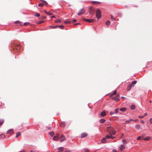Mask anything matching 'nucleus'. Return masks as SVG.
<instances>
[{
	"label": "nucleus",
	"instance_id": "obj_1",
	"mask_svg": "<svg viewBox=\"0 0 152 152\" xmlns=\"http://www.w3.org/2000/svg\"><path fill=\"white\" fill-rule=\"evenodd\" d=\"M96 16L98 19H100L101 16V12L99 9H97L96 11Z\"/></svg>",
	"mask_w": 152,
	"mask_h": 152
},
{
	"label": "nucleus",
	"instance_id": "obj_2",
	"mask_svg": "<svg viewBox=\"0 0 152 152\" xmlns=\"http://www.w3.org/2000/svg\"><path fill=\"white\" fill-rule=\"evenodd\" d=\"M89 10L90 14L91 15H93L94 14L95 11L94 8L93 7H91L89 8Z\"/></svg>",
	"mask_w": 152,
	"mask_h": 152
},
{
	"label": "nucleus",
	"instance_id": "obj_3",
	"mask_svg": "<svg viewBox=\"0 0 152 152\" xmlns=\"http://www.w3.org/2000/svg\"><path fill=\"white\" fill-rule=\"evenodd\" d=\"M83 19L84 20L90 23L94 22L95 21V20L94 19H86L84 18Z\"/></svg>",
	"mask_w": 152,
	"mask_h": 152
},
{
	"label": "nucleus",
	"instance_id": "obj_4",
	"mask_svg": "<svg viewBox=\"0 0 152 152\" xmlns=\"http://www.w3.org/2000/svg\"><path fill=\"white\" fill-rule=\"evenodd\" d=\"M85 12V10L84 9H82L77 13V15H82L84 14Z\"/></svg>",
	"mask_w": 152,
	"mask_h": 152
},
{
	"label": "nucleus",
	"instance_id": "obj_5",
	"mask_svg": "<svg viewBox=\"0 0 152 152\" xmlns=\"http://www.w3.org/2000/svg\"><path fill=\"white\" fill-rule=\"evenodd\" d=\"M106 137L107 139L111 138L112 139H113L115 138V137H113L112 135V134L110 133L109 135H106Z\"/></svg>",
	"mask_w": 152,
	"mask_h": 152
},
{
	"label": "nucleus",
	"instance_id": "obj_6",
	"mask_svg": "<svg viewBox=\"0 0 152 152\" xmlns=\"http://www.w3.org/2000/svg\"><path fill=\"white\" fill-rule=\"evenodd\" d=\"M13 133V129H11L9 130L7 132V134H11Z\"/></svg>",
	"mask_w": 152,
	"mask_h": 152
},
{
	"label": "nucleus",
	"instance_id": "obj_7",
	"mask_svg": "<svg viewBox=\"0 0 152 152\" xmlns=\"http://www.w3.org/2000/svg\"><path fill=\"white\" fill-rule=\"evenodd\" d=\"M65 139L66 138L63 135H62L60 138V141L62 142L63 141L65 140Z\"/></svg>",
	"mask_w": 152,
	"mask_h": 152
},
{
	"label": "nucleus",
	"instance_id": "obj_8",
	"mask_svg": "<svg viewBox=\"0 0 152 152\" xmlns=\"http://www.w3.org/2000/svg\"><path fill=\"white\" fill-rule=\"evenodd\" d=\"M66 125V123L65 122H61L60 124V126L62 127H64Z\"/></svg>",
	"mask_w": 152,
	"mask_h": 152
},
{
	"label": "nucleus",
	"instance_id": "obj_9",
	"mask_svg": "<svg viewBox=\"0 0 152 152\" xmlns=\"http://www.w3.org/2000/svg\"><path fill=\"white\" fill-rule=\"evenodd\" d=\"M58 134H57V135L54 136L53 138V140H54L57 141L59 139V137H58Z\"/></svg>",
	"mask_w": 152,
	"mask_h": 152
},
{
	"label": "nucleus",
	"instance_id": "obj_10",
	"mask_svg": "<svg viewBox=\"0 0 152 152\" xmlns=\"http://www.w3.org/2000/svg\"><path fill=\"white\" fill-rule=\"evenodd\" d=\"M132 85H129L126 88V90L128 91H129L131 89L132 87Z\"/></svg>",
	"mask_w": 152,
	"mask_h": 152
},
{
	"label": "nucleus",
	"instance_id": "obj_11",
	"mask_svg": "<svg viewBox=\"0 0 152 152\" xmlns=\"http://www.w3.org/2000/svg\"><path fill=\"white\" fill-rule=\"evenodd\" d=\"M107 128V131L110 133L111 134V132H112L111 130H112V128H113L111 127L110 126L108 127Z\"/></svg>",
	"mask_w": 152,
	"mask_h": 152
},
{
	"label": "nucleus",
	"instance_id": "obj_12",
	"mask_svg": "<svg viewBox=\"0 0 152 152\" xmlns=\"http://www.w3.org/2000/svg\"><path fill=\"white\" fill-rule=\"evenodd\" d=\"M87 135V134L86 133H83L81 136V138H83L86 137Z\"/></svg>",
	"mask_w": 152,
	"mask_h": 152
},
{
	"label": "nucleus",
	"instance_id": "obj_13",
	"mask_svg": "<svg viewBox=\"0 0 152 152\" xmlns=\"http://www.w3.org/2000/svg\"><path fill=\"white\" fill-rule=\"evenodd\" d=\"M150 138L149 137H146L145 138H142V140H150Z\"/></svg>",
	"mask_w": 152,
	"mask_h": 152
},
{
	"label": "nucleus",
	"instance_id": "obj_14",
	"mask_svg": "<svg viewBox=\"0 0 152 152\" xmlns=\"http://www.w3.org/2000/svg\"><path fill=\"white\" fill-rule=\"evenodd\" d=\"M101 115L102 117L105 116L106 115L105 112L104 111H102L101 113Z\"/></svg>",
	"mask_w": 152,
	"mask_h": 152
},
{
	"label": "nucleus",
	"instance_id": "obj_15",
	"mask_svg": "<svg viewBox=\"0 0 152 152\" xmlns=\"http://www.w3.org/2000/svg\"><path fill=\"white\" fill-rule=\"evenodd\" d=\"M125 148V146L124 145H121L120 147V149L121 151H122Z\"/></svg>",
	"mask_w": 152,
	"mask_h": 152
},
{
	"label": "nucleus",
	"instance_id": "obj_16",
	"mask_svg": "<svg viewBox=\"0 0 152 152\" xmlns=\"http://www.w3.org/2000/svg\"><path fill=\"white\" fill-rule=\"evenodd\" d=\"M20 48V45L18 44L15 45V48L16 49H19Z\"/></svg>",
	"mask_w": 152,
	"mask_h": 152
},
{
	"label": "nucleus",
	"instance_id": "obj_17",
	"mask_svg": "<svg viewBox=\"0 0 152 152\" xmlns=\"http://www.w3.org/2000/svg\"><path fill=\"white\" fill-rule=\"evenodd\" d=\"M111 131L112 132H111V134H112V135H114L115 134L116 132L114 130L113 128H112Z\"/></svg>",
	"mask_w": 152,
	"mask_h": 152
},
{
	"label": "nucleus",
	"instance_id": "obj_18",
	"mask_svg": "<svg viewBox=\"0 0 152 152\" xmlns=\"http://www.w3.org/2000/svg\"><path fill=\"white\" fill-rule=\"evenodd\" d=\"M130 107L131 110H134L135 108V106L133 104H132L130 106Z\"/></svg>",
	"mask_w": 152,
	"mask_h": 152
},
{
	"label": "nucleus",
	"instance_id": "obj_19",
	"mask_svg": "<svg viewBox=\"0 0 152 152\" xmlns=\"http://www.w3.org/2000/svg\"><path fill=\"white\" fill-rule=\"evenodd\" d=\"M106 142V138H103L101 140V142L102 143H105Z\"/></svg>",
	"mask_w": 152,
	"mask_h": 152
},
{
	"label": "nucleus",
	"instance_id": "obj_20",
	"mask_svg": "<svg viewBox=\"0 0 152 152\" xmlns=\"http://www.w3.org/2000/svg\"><path fill=\"white\" fill-rule=\"evenodd\" d=\"M105 120L104 119H101L99 121V122L100 123H103L105 121Z\"/></svg>",
	"mask_w": 152,
	"mask_h": 152
},
{
	"label": "nucleus",
	"instance_id": "obj_21",
	"mask_svg": "<svg viewBox=\"0 0 152 152\" xmlns=\"http://www.w3.org/2000/svg\"><path fill=\"white\" fill-rule=\"evenodd\" d=\"M113 99L116 101V102H118L119 100V99L118 97H113Z\"/></svg>",
	"mask_w": 152,
	"mask_h": 152
},
{
	"label": "nucleus",
	"instance_id": "obj_22",
	"mask_svg": "<svg viewBox=\"0 0 152 152\" xmlns=\"http://www.w3.org/2000/svg\"><path fill=\"white\" fill-rule=\"evenodd\" d=\"M4 119H0V126H1L4 123Z\"/></svg>",
	"mask_w": 152,
	"mask_h": 152
},
{
	"label": "nucleus",
	"instance_id": "obj_23",
	"mask_svg": "<svg viewBox=\"0 0 152 152\" xmlns=\"http://www.w3.org/2000/svg\"><path fill=\"white\" fill-rule=\"evenodd\" d=\"M117 93V91H114V92H113V94H111L110 95V97H112L113 96V95L116 94Z\"/></svg>",
	"mask_w": 152,
	"mask_h": 152
},
{
	"label": "nucleus",
	"instance_id": "obj_24",
	"mask_svg": "<svg viewBox=\"0 0 152 152\" xmlns=\"http://www.w3.org/2000/svg\"><path fill=\"white\" fill-rule=\"evenodd\" d=\"M126 109L125 107L121 108L120 109V110L122 111H124L126 110Z\"/></svg>",
	"mask_w": 152,
	"mask_h": 152
},
{
	"label": "nucleus",
	"instance_id": "obj_25",
	"mask_svg": "<svg viewBox=\"0 0 152 152\" xmlns=\"http://www.w3.org/2000/svg\"><path fill=\"white\" fill-rule=\"evenodd\" d=\"M137 83V81L136 80H134L132 82V84L131 85H132V86H134V84H136Z\"/></svg>",
	"mask_w": 152,
	"mask_h": 152
},
{
	"label": "nucleus",
	"instance_id": "obj_26",
	"mask_svg": "<svg viewBox=\"0 0 152 152\" xmlns=\"http://www.w3.org/2000/svg\"><path fill=\"white\" fill-rule=\"evenodd\" d=\"M5 137V135L4 134H2L0 135V139H2L4 138Z\"/></svg>",
	"mask_w": 152,
	"mask_h": 152
},
{
	"label": "nucleus",
	"instance_id": "obj_27",
	"mask_svg": "<svg viewBox=\"0 0 152 152\" xmlns=\"http://www.w3.org/2000/svg\"><path fill=\"white\" fill-rule=\"evenodd\" d=\"M132 120H133L132 119H130L129 120L126 121L125 123H126V124H129V123L131 121H132Z\"/></svg>",
	"mask_w": 152,
	"mask_h": 152
},
{
	"label": "nucleus",
	"instance_id": "obj_28",
	"mask_svg": "<svg viewBox=\"0 0 152 152\" xmlns=\"http://www.w3.org/2000/svg\"><path fill=\"white\" fill-rule=\"evenodd\" d=\"M41 1H42L43 4H45V5H48V3L46 1L43 0H41Z\"/></svg>",
	"mask_w": 152,
	"mask_h": 152
},
{
	"label": "nucleus",
	"instance_id": "obj_29",
	"mask_svg": "<svg viewBox=\"0 0 152 152\" xmlns=\"http://www.w3.org/2000/svg\"><path fill=\"white\" fill-rule=\"evenodd\" d=\"M136 128L137 129H140V126L139 125H137L136 126Z\"/></svg>",
	"mask_w": 152,
	"mask_h": 152
},
{
	"label": "nucleus",
	"instance_id": "obj_30",
	"mask_svg": "<svg viewBox=\"0 0 152 152\" xmlns=\"http://www.w3.org/2000/svg\"><path fill=\"white\" fill-rule=\"evenodd\" d=\"M61 21V19H57L55 21V22L56 23H60Z\"/></svg>",
	"mask_w": 152,
	"mask_h": 152
},
{
	"label": "nucleus",
	"instance_id": "obj_31",
	"mask_svg": "<svg viewBox=\"0 0 152 152\" xmlns=\"http://www.w3.org/2000/svg\"><path fill=\"white\" fill-rule=\"evenodd\" d=\"M21 133L20 132H18L16 133V137H18L19 135H20Z\"/></svg>",
	"mask_w": 152,
	"mask_h": 152
},
{
	"label": "nucleus",
	"instance_id": "obj_32",
	"mask_svg": "<svg viewBox=\"0 0 152 152\" xmlns=\"http://www.w3.org/2000/svg\"><path fill=\"white\" fill-rule=\"evenodd\" d=\"M92 3L93 4H100L101 3L99 2L96 1H93Z\"/></svg>",
	"mask_w": 152,
	"mask_h": 152
},
{
	"label": "nucleus",
	"instance_id": "obj_33",
	"mask_svg": "<svg viewBox=\"0 0 152 152\" xmlns=\"http://www.w3.org/2000/svg\"><path fill=\"white\" fill-rule=\"evenodd\" d=\"M38 6L39 7H43L44 6V4L43 3H40L38 4Z\"/></svg>",
	"mask_w": 152,
	"mask_h": 152
},
{
	"label": "nucleus",
	"instance_id": "obj_34",
	"mask_svg": "<svg viewBox=\"0 0 152 152\" xmlns=\"http://www.w3.org/2000/svg\"><path fill=\"white\" fill-rule=\"evenodd\" d=\"M119 110V109L118 108H116L115 109V113H118V111Z\"/></svg>",
	"mask_w": 152,
	"mask_h": 152
},
{
	"label": "nucleus",
	"instance_id": "obj_35",
	"mask_svg": "<svg viewBox=\"0 0 152 152\" xmlns=\"http://www.w3.org/2000/svg\"><path fill=\"white\" fill-rule=\"evenodd\" d=\"M54 134V132H50V133H49V134L51 136H52Z\"/></svg>",
	"mask_w": 152,
	"mask_h": 152
},
{
	"label": "nucleus",
	"instance_id": "obj_36",
	"mask_svg": "<svg viewBox=\"0 0 152 152\" xmlns=\"http://www.w3.org/2000/svg\"><path fill=\"white\" fill-rule=\"evenodd\" d=\"M64 23L66 24H69L70 23V22L68 21H65L64 22Z\"/></svg>",
	"mask_w": 152,
	"mask_h": 152
},
{
	"label": "nucleus",
	"instance_id": "obj_37",
	"mask_svg": "<svg viewBox=\"0 0 152 152\" xmlns=\"http://www.w3.org/2000/svg\"><path fill=\"white\" fill-rule=\"evenodd\" d=\"M44 21L43 20L40 21L38 22L37 23L38 24H41L44 22Z\"/></svg>",
	"mask_w": 152,
	"mask_h": 152
},
{
	"label": "nucleus",
	"instance_id": "obj_38",
	"mask_svg": "<svg viewBox=\"0 0 152 152\" xmlns=\"http://www.w3.org/2000/svg\"><path fill=\"white\" fill-rule=\"evenodd\" d=\"M111 19L112 21H113L114 20H115V18L112 15H111Z\"/></svg>",
	"mask_w": 152,
	"mask_h": 152
},
{
	"label": "nucleus",
	"instance_id": "obj_39",
	"mask_svg": "<svg viewBox=\"0 0 152 152\" xmlns=\"http://www.w3.org/2000/svg\"><path fill=\"white\" fill-rule=\"evenodd\" d=\"M29 24V23L26 22L24 23V26H27V25H28Z\"/></svg>",
	"mask_w": 152,
	"mask_h": 152
},
{
	"label": "nucleus",
	"instance_id": "obj_40",
	"mask_svg": "<svg viewBox=\"0 0 152 152\" xmlns=\"http://www.w3.org/2000/svg\"><path fill=\"white\" fill-rule=\"evenodd\" d=\"M110 23V21L108 20L106 22V25H109Z\"/></svg>",
	"mask_w": 152,
	"mask_h": 152
},
{
	"label": "nucleus",
	"instance_id": "obj_41",
	"mask_svg": "<svg viewBox=\"0 0 152 152\" xmlns=\"http://www.w3.org/2000/svg\"><path fill=\"white\" fill-rule=\"evenodd\" d=\"M35 16L37 17H39L40 16L39 14L36 13L35 14Z\"/></svg>",
	"mask_w": 152,
	"mask_h": 152
},
{
	"label": "nucleus",
	"instance_id": "obj_42",
	"mask_svg": "<svg viewBox=\"0 0 152 152\" xmlns=\"http://www.w3.org/2000/svg\"><path fill=\"white\" fill-rule=\"evenodd\" d=\"M58 26L60 28L62 29H63V28L64 27V26H62V25H60Z\"/></svg>",
	"mask_w": 152,
	"mask_h": 152
},
{
	"label": "nucleus",
	"instance_id": "obj_43",
	"mask_svg": "<svg viewBox=\"0 0 152 152\" xmlns=\"http://www.w3.org/2000/svg\"><path fill=\"white\" fill-rule=\"evenodd\" d=\"M46 13L49 15H51L52 14V13H50L49 12H46Z\"/></svg>",
	"mask_w": 152,
	"mask_h": 152
},
{
	"label": "nucleus",
	"instance_id": "obj_44",
	"mask_svg": "<svg viewBox=\"0 0 152 152\" xmlns=\"http://www.w3.org/2000/svg\"><path fill=\"white\" fill-rule=\"evenodd\" d=\"M15 23H19V24H20L21 23V22L19 21H16L15 22Z\"/></svg>",
	"mask_w": 152,
	"mask_h": 152
},
{
	"label": "nucleus",
	"instance_id": "obj_45",
	"mask_svg": "<svg viewBox=\"0 0 152 152\" xmlns=\"http://www.w3.org/2000/svg\"><path fill=\"white\" fill-rule=\"evenodd\" d=\"M123 142L124 143H126V140L125 139H124L123 140Z\"/></svg>",
	"mask_w": 152,
	"mask_h": 152
},
{
	"label": "nucleus",
	"instance_id": "obj_46",
	"mask_svg": "<svg viewBox=\"0 0 152 152\" xmlns=\"http://www.w3.org/2000/svg\"><path fill=\"white\" fill-rule=\"evenodd\" d=\"M58 26H52V28H55Z\"/></svg>",
	"mask_w": 152,
	"mask_h": 152
},
{
	"label": "nucleus",
	"instance_id": "obj_47",
	"mask_svg": "<svg viewBox=\"0 0 152 152\" xmlns=\"http://www.w3.org/2000/svg\"><path fill=\"white\" fill-rule=\"evenodd\" d=\"M144 117V116H138L139 118H143Z\"/></svg>",
	"mask_w": 152,
	"mask_h": 152
},
{
	"label": "nucleus",
	"instance_id": "obj_48",
	"mask_svg": "<svg viewBox=\"0 0 152 152\" xmlns=\"http://www.w3.org/2000/svg\"><path fill=\"white\" fill-rule=\"evenodd\" d=\"M114 112H111L110 113V115H113V114H114Z\"/></svg>",
	"mask_w": 152,
	"mask_h": 152
},
{
	"label": "nucleus",
	"instance_id": "obj_49",
	"mask_svg": "<svg viewBox=\"0 0 152 152\" xmlns=\"http://www.w3.org/2000/svg\"><path fill=\"white\" fill-rule=\"evenodd\" d=\"M150 122L152 124V118H151L150 120Z\"/></svg>",
	"mask_w": 152,
	"mask_h": 152
},
{
	"label": "nucleus",
	"instance_id": "obj_50",
	"mask_svg": "<svg viewBox=\"0 0 152 152\" xmlns=\"http://www.w3.org/2000/svg\"><path fill=\"white\" fill-rule=\"evenodd\" d=\"M72 21H73V23H74L75 22H76V19H74V20H72Z\"/></svg>",
	"mask_w": 152,
	"mask_h": 152
},
{
	"label": "nucleus",
	"instance_id": "obj_51",
	"mask_svg": "<svg viewBox=\"0 0 152 152\" xmlns=\"http://www.w3.org/2000/svg\"><path fill=\"white\" fill-rule=\"evenodd\" d=\"M141 139L140 136H139L137 139V140H140Z\"/></svg>",
	"mask_w": 152,
	"mask_h": 152
},
{
	"label": "nucleus",
	"instance_id": "obj_52",
	"mask_svg": "<svg viewBox=\"0 0 152 152\" xmlns=\"http://www.w3.org/2000/svg\"><path fill=\"white\" fill-rule=\"evenodd\" d=\"M46 18V17L44 16H43L42 17V19H44Z\"/></svg>",
	"mask_w": 152,
	"mask_h": 152
},
{
	"label": "nucleus",
	"instance_id": "obj_53",
	"mask_svg": "<svg viewBox=\"0 0 152 152\" xmlns=\"http://www.w3.org/2000/svg\"><path fill=\"white\" fill-rule=\"evenodd\" d=\"M112 152H117L115 150H113L112 151Z\"/></svg>",
	"mask_w": 152,
	"mask_h": 152
},
{
	"label": "nucleus",
	"instance_id": "obj_54",
	"mask_svg": "<svg viewBox=\"0 0 152 152\" xmlns=\"http://www.w3.org/2000/svg\"><path fill=\"white\" fill-rule=\"evenodd\" d=\"M51 18H55V16H51Z\"/></svg>",
	"mask_w": 152,
	"mask_h": 152
},
{
	"label": "nucleus",
	"instance_id": "obj_55",
	"mask_svg": "<svg viewBox=\"0 0 152 152\" xmlns=\"http://www.w3.org/2000/svg\"><path fill=\"white\" fill-rule=\"evenodd\" d=\"M147 115V113H146L145 114V115H144V116H146Z\"/></svg>",
	"mask_w": 152,
	"mask_h": 152
},
{
	"label": "nucleus",
	"instance_id": "obj_56",
	"mask_svg": "<svg viewBox=\"0 0 152 152\" xmlns=\"http://www.w3.org/2000/svg\"><path fill=\"white\" fill-rule=\"evenodd\" d=\"M84 152H89V151L88 150H86Z\"/></svg>",
	"mask_w": 152,
	"mask_h": 152
},
{
	"label": "nucleus",
	"instance_id": "obj_57",
	"mask_svg": "<svg viewBox=\"0 0 152 152\" xmlns=\"http://www.w3.org/2000/svg\"><path fill=\"white\" fill-rule=\"evenodd\" d=\"M144 121H143L142 120V121H141V123H144Z\"/></svg>",
	"mask_w": 152,
	"mask_h": 152
},
{
	"label": "nucleus",
	"instance_id": "obj_58",
	"mask_svg": "<svg viewBox=\"0 0 152 152\" xmlns=\"http://www.w3.org/2000/svg\"><path fill=\"white\" fill-rule=\"evenodd\" d=\"M31 152H35V151H33L31 150Z\"/></svg>",
	"mask_w": 152,
	"mask_h": 152
},
{
	"label": "nucleus",
	"instance_id": "obj_59",
	"mask_svg": "<svg viewBox=\"0 0 152 152\" xmlns=\"http://www.w3.org/2000/svg\"><path fill=\"white\" fill-rule=\"evenodd\" d=\"M119 96V94H118L117 96V97H118Z\"/></svg>",
	"mask_w": 152,
	"mask_h": 152
},
{
	"label": "nucleus",
	"instance_id": "obj_60",
	"mask_svg": "<svg viewBox=\"0 0 152 152\" xmlns=\"http://www.w3.org/2000/svg\"><path fill=\"white\" fill-rule=\"evenodd\" d=\"M121 98H122V99H124V98H125V97H124L122 96V97H121Z\"/></svg>",
	"mask_w": 152,
	"mask_h": 152
},
{
	"label": "nucleus",
	"instance_id": "obj_61",
	"mask_svg": "<svg viewBox=\"0 0 152 152\" xmlns=\"http://www.w3.org/2000/svg\"><path fill=\"white\" fill-rule=\"evenodd\" d=\"M78 24H79V23H76V24H74V25H78Z\"/></svg>",
	"mask_w": 152,
	"mask_h": 152
},
{
	"label": "nucleus",
	"instance_id": "obj_62",
	"mask_svg": "<svg viewBox=\"0 0 152 152\" xmlns=\"http://www.w3.org/2000/svg\"><path fill=\"white\" fill-rule=\"evenodd\" d=\"M20 152H25V151H20Z\"/></svg>",
	"mask_w": 152,
	"mask_h": 152
},
{
	"label": "nucleus",
	"instance_id": "obj_63",
	"mask_svg": "<svg viewBox=\"0 0 152 152\" xmlns=\"http://www.w3.org/2000/svg\"><path fill=\"white\" fill-rule=\"evenodd\" d=\"M44 11L45 12V13H46V12H47L45 10H44Z\"/></svg>",
	"mask_w": 152,
	"mask_h": 152
},
{
	"label": "nucleus",
	"instance_id": "obj_64",
	"mask_svg": "<svg viewBox=\"0 0 152 152\" xmlns=\"http://www.w3.org/2000/svg\"><path fill=\"white\" fill-rule=\"evenodd\" d=\"M149 102H150V103H151V100H150L149 101Z\"/></svg>",
	"mask_w": 152,
	"mask_h": 152
}]
</instances>
